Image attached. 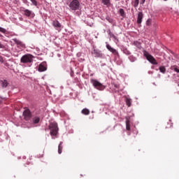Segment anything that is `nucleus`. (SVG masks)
<instances>
[{"instance_id": "b1692460", "label": "nucleus", "mask_w": 179, "mask_h": 179, "mask_svg": "<svg viewBox=\"0 0 179 179\" xmlns=\"http://www.w3.org/2000/svg\"><path fill=\"white\" fill-rule=\"evenodd\" d=\"M120 12V15L122 17H125V11L124 10V9L120 8L119 10Z\"/></svg>"}, {"instance_id": "f257e3e1", "label": "nucleus", "mask_w": 179, "mask_h": 179, "mask_svg": "<svg viewBox=\"0 0 179 179\" xmlns=\"http://www.w3.org/2000/svg\"><path fill=\"white\" fill-rule=\"evenodd\" d=\"M49 129L50 131V135L51 136H57L58 134V124L55 122H50L49 125Z\"/></svg>"}, {"instance_id": "0eeeda50", "label": "nucleus", "mask_w": 179, "mask_h": 179, "mask_svg": "<svg viewBox=\"0 0 179 179\" xmlns=\"http://www.w3.org/2000/svg\"><path fill=\"white\" fill-rule=\"evenodd\" d=\"M92 54L96 57V58H103V53L101 52V50L94 49L92 52Z\"/></svg>"}, {"instance_id": "2f4dec72", "label": "nucleus", "mask_w": 179, "mask_h": 179, "mask_svg": "<svg viewBox=\"0 0 179 179\" xmlns=\"http://www.w3.org/2000/svg\"><path fill=\"white\" fill-rule=\"evenodd\" d=\"M150 23V20H148V21H147V24L149 25Z\"/></svg>"}, {"instance_id": "2eb2a0df", "label": "nucleus", "mask_w": 179, "mask_h": 179, "mask_svg": "<svg viewBox=\"0 0 179 179\" xmlns=\"http://www.w3.org/2000/svg\"><path fill=\"white\" fill-rule=\"evenodd\" d=\"M131 121L129 120V117H126V129L127 131H131Z\"/></svg>"}, {"instance_id": "393cba45", "label": "nucleus", "mask_w": 179, "mask_h": 179, "mask_svg": "<svg viewBox=\"0 0 179 179\" xmlns=\"http://www.w3.org/2000/svg\"><path fill=\"white\" fill-rule=\"evenodd\" d=\"M171 71H174L175 72H177V73H179V69L177 68V66H171Z\"/></svg>"}, {"instance_id": "4be33fe9", "label": "nucleus", "mask_w": 179, "mask_h": 179, "mask_svg": "<svg viewBox=\"0 0 179 179\" xmlns=\"http://www.w3.org/2000/svg\"><path fill=\"white\" fill-rule=\"evenodd\" d=\"M58 153L61 155L62 153V142H61L58 146Z\"/></svg>"}, {"instance_id": "c85d7f7f", "label": "nucleus", "mask_w": 179, "mask_h": 179, "mask_svg": "<svg viewBox=\"0 0 179 179\" xmlns=\"http://www.w3.org/2000/svg\"><path fill=\"white\" fill-rule=\"evenodd\" d=\"M115 87L116 88L115 92H118L119 89H120V85H114Z\"/></svg>"}, {"instance_id": "39448f33", "label": "nucleus", "mask_w": 179, "mask_h": 179, "mask_svg": "<svg viewBox=\"0 0 179 179\" xmlns=\"http://www.w3.org/2000/svg\"><path fill=\"white\" fill-rule=\"evenodd\" d=\"M79 6H80V3L78 0H73L69 4L71 10H77V9H79Z\"/></svg>"}, {"instance_id": "a878e982", "label": "nucleus", "mask_w": 179, "mask_h": 179, "mask_svg": "<svg viewBox=\"0 0 179 179\" xmlns=\"http://www.w3.org/2000/svg\"><path fill=\"white\" fill-rule=\"evenodd\" d=\"M134 45H136V47H137V48H141L142 46L141 45V43L138 42V41H135L134 43Z\"/></svg>"}, {"instance_id": "cd10ccee", "label": "nucleus", "mask_w": 179, "mask_h": 179, "mask_svg": "<svg viewBox=\"0 0 179 179\" xmlns=\"http://www.w3.org/2000/svg\"><path fill=\"white\" fill-rule=\"evenodd\" d=\"M0 31L1 33H6V29H3V28L0 27Z\"/></svg>"}, {"instance_id": "6ab92c4d", "label": "nucleus", "mask_w": 179, "mask_h": 179, "mask_svg": "<svg viewBox=\"0 0 179 179\" xmlns=\"http://www.w3.org/2000/svg\"><path fill=\"white\" fill-rule=\"evenodd\" d=\"M102 3H103V5L106 6H110L111 5L110 0H102Z\"/></svg>"}, {"instance_id": "dca6fc26", "label": "nucleus", "mask_w": 179, "mask_h": 179, "mask_svg": "<svg viewBox=\"0 0 179 179\" xmlns=\"http://www.w3.org/2000/svg\"><path fill=\"white\" fill-rule=\"evenodd\" d=\"M125 103H126L127 107H131V106L132 104V99L126 96L125 97Z\"/></svg>"}, {"instance_id": "5701e85b", "label": "nucleus", "mask_w": 179, "mask_h": 179, "mask_svg": "<svg viewBox=\"0 0 179 179\" xmlns=\"http://www.w3.org/2000/svg\"><path fill=\"white\" fill-rule=\"evenodd\" d=\"M33 122H34V124H38V122H40V117H34Z\"/></svg>"}, {"instance_id": "7c9ffc66", "label": "nucleus", "mask_w": 179, "mask_h": 179, "mask_svg": "<svg viewBox=\"0 0 179 179\" xmlns=\"http://www.w3.org/2000/svg\"><path fill=\"white\" fill-rule=\"evenodd\" d=\"M141 4L143 5V3H145V2L146 1V0H141Z\"/></svg>"}, {"instance_id": "473e14b6", "label": "nucleus", "mask_w": 179, "mask_h": 179, "mask_svg": "<svg viewBox=\"0 0 179 179\" xmlns=\"http://www.w3.org/2000/svg\"><path fill=\"white\" fill-rule=\"evenodd\" d=\"M0 37H2V35H0Z\"/></svg>"}, {"instance_id": "a211bd4d", "label": "nucleus", "mask_w": 179, "mask_h": 179, "mask_svg": "<svg viewBox=\"0 0 179 179\" xmlns=\"http://www.w3.org/2000/svg\"><path fill=\"white\" fill-rule=\"evenodd\" d=\"M81 113L84 115H89V114H90V110L87 108H84L81 110Z\"/></svg>"}, {"instance_id": "9d476101", "label": "nucleus", "mask_w": 179, "mask_h": 179, "mask_svg": "<svg viewBox=\"0 0 179 179\" xmlns=\"http://www.w3.org/2000/svg\"><path fill=\"white\" fill-rule=\"evenodd\" d=\"M47 69V64L43 62L38 66V71L39 72H45V71Z\"/></svg>"}, {"instance_id": "f3484780", "label": "nucleus", "mask_w": 179, "mask_h": 179, "mask_svg": "<svg viewBox=\"0 0 179 179\" xmlns=\"http://www.w3.org/2000/svg\"><path fill=\"white\" fill-rule=\"evenodd\" d=\"M52 26H54V27L59 28L61 27V23H59L58 20H55L52 22Z\"/></svg>"}, {"instance_id": "20e7f679", "label": "nucleus", "mask_w": 179, "mask_h": 179, "mask_svg": "<svg viewBox=\"0 0 179 179\" xmlns=\"http://www.w3.org/2000/svg\"><path fill=\"white\" fill-rule=\"evenodd\" d=\"M144 55L148 61L150 62V64H152V65H157V61H156V59L152 55L149 54V52H145L144 53Z\"/></svg>"}, {"instance_id": "412c9836", "label": "nucleus", "mask_w": 179, "mask_h": 179, "mask_svg": "<svg viewBox=\"0 0 179 179\" xmlns=\"http://www.w3.org/2000/svg\"><path fill=\"white\" fill-rule=\"evenodd\" d=\"M159 70L161 73H166V67H164V66H159Z\"/></svg>"}, {"instance_id": "1a4fd4ad", "label": "nucleus", "mask_w": 179, "mask_h": 179, "mask_svg": "<svg viewBox=\"0 0 179 179\" xmlns=\"http://www.w3.org/2000/svg\"><path fill=\"white\" fill-rule=\"evenodd\" d=\"M9 83L8 82L7 80L5 79H0V86L3 89H6V87L8 86Z\"/></svg>"}, {"instance_id": "bb28decb", "label": "nucleus", "mask_w": 179, "mask_h": 179, "mask_svg": "<svg viewBox=\"0 0 179 179\" xmlns=\"http://www.w3.org/2000/svg\"><path fill=\"white\" fill-rule=\"evenodd\" d=\"M31 2H32L33 5H34L35 6H37V1L36 0H30Z\"/></svg>"}, {"instance_id": "7ed1b4c3", "label": "nucleus", "mask_w": 179, "mask_h": 179, "mask_svg": "<svg viewBox=\"0 0 179 179\" xmlns=\"http://www.w3.org/2000/svg\"><path fill=\"white\" fill-rule=\"evenodd\" d=\"M90 80H91V83L93 85L95 89H97V90H104L105 89L104 85H103V84H101L97 80L91 79Z\"/></svg>"}, {"instance_id": "aec40b11", "label": "nucleus", "mask_w": 179, "mask_h": 179, "mask_svg": "<svg viewBox=\"0 0 179 179\" xmlns=\"http://www.w3.org/2000/svg\"><path fill=\"white\" fill-rule=\"evenodd\" d=\"M132 5L134 8H138V6H139V0H134L132 2Z\"/></svg>"}, {"instance_id": "6e6552de", "label": "nucleus", "mask_w": 179, "mask_h": 179, "mask_svg": "<svg viewBox=\"0 0 179 179\" xmlns=\"http://www.w3.org/2000/svg\"><path fill=\"white\" fill-rule=\"evenodd\" d=\"M13 41L17 44L18 48H24V44L17 38L13 39Z\"/></svg>"}, {"instance_id": "ddd939ff", "label": "nucleus", "mask_w": 179, "mask_h": 179, "mask_svg": "<svg viewBox=\"0 0 179 179\" xmlns=\"http://www.w3.org/2000/svg\"><path fill=\"white\" fill-rule=\"evenodd\" d=\"M106 48L108 50V51H110L113 54H115V55H117V54H118V52H117L115 49L111 48L110 45H106Z\"/></svg>"}, {"instance_id": "f03ea898", "label": "nucleus", "mask_w": 179, "mask_h": 179, "mask_svg": "<svg viewBox=\"0 0 179 179\" xmlns=\"http://www.w3.org/2000/svg\"><path fill=\"white\" fill-rule=\"evenodd\" d=\"M33 58H34L33 55L31 54H27L21 57L20 62H22V64H30L33 62Z\"/></svg>"}, {"instance_id": "423d86ee", "label": "nucleus", "mask_w": 179, "mask_h": 179, "mask_svg": "<svg viewBox=\"0 0 179 179\" xmlns=\"http://www.w3.org/2000/svg\"><path fill=\"white\" fill-rule=\"evenodd\" d=\"M23 116L25 121H29L31 118V112H30V110L25 109L23 112Z\"/></svg>"}, {"instance_id": "72a5a7b5", "label": "nucleus", "mask_w": 179, "mask_h": 179, "mask_svg": "<svg viewBox=\"0 0 179 179\" xmlns=\"http://www.w3.org/2000/svg\"><path fill=\"white\" fill-rule=\"evenodd\" d=\"M164 1H167V0H164Z\"/></svg>"}, {"instance_id": "9b49d317", "label": "nucleus", "mask_w": 179, "mask_h": 179, "mask_svg": "<svg viewBox=\"0 0 179 179\" xmlns=\"http://www.w3.org/2000/svg\"><path fill=\"white\" fill-rule=\"evenodd\" d=\"M143 19V13L138 12V17H137V23L138 24H141L142 23V20Z\"/></svg>"}, {"instance_id": "f8f14e48", "label": "nucleus", "mask_w": 179, "mask_h": 179, "mask_svg": "<svg viewBox=\"0 0 179 179\" xmlns=\"http://www.w3.org/2000/svg\"><path fill=\"white\" fill-rule=\"evenodd\" d=\"M23 12L24 15L27 16V17H30V16H33V15H34V13H33V12L29 9H25L23 10Z\"/></svg>"}, {"instance_id": "c756f323", "label": "nucleus", "mask_w": 179, "mask_h": 179, "mask_svg": "<svg viewBox=\"0 0 179 179\" xmlns=\"http://www.w3.org/2000/svg\"><path fill=\"white\" fill-rule=\"evenodd\" d=\"M0 48H5V45H3L1 42H0Z\"/></svg>"}, {"instance_id": "4468645a", "label": "nucleus", "mask_w": 179, "mask_h": 179, "mask_svg": "<svg viewBox=\"0 0 179 179\" xmlns=\"http://www.w3.org/2000/svg\"><path fill=\"white\" fill-rule=\"evenodd\" d=\"M106 48L108 50V51H110L113 54H115V55H117V54H118V52H117L115 49L111 48L110 45H106Z\"/></svg>"}]
</instances>
